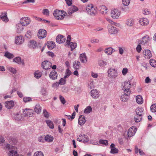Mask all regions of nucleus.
Wrapping results in <instances>:
<instances>
[{
  "label": "nucleus",
  "mask_w": 156,
  "mask_h": 156,
  "mask_svg": "<svg viewBox=\"0 0 156 156\" xmlns=\"http://www.w3.org/2000/svg\"><path fill=\"white\" fill-rule=\"evenodd\" d=\"M86 12L90 16H95L97 13L96 7L92 4L87 5L86 8Z\"/></svg>",
  "instance_id": "1"
},
{
  "label": "nucleus",
  "mask_w": 156,
  "mask_h": 156,
  "mask_svg": "<svg viewBox=\"0 0 156 156\" xmlns=\"http://www.w3.org/2000/svg\"><path fill=\"white\" fill-rule=\"evenodd\" d=\"M66 14V12L58 10H55L53 13V15L55 18L58 20H62Z\"/></svg>",
  "instance_id": "2"
},
{
  "label": "nucleus",
  "mask_w": 156,
  "mask_h": 156,
  "mask_svg": "<svg viewBox=\"0 0 156 156\" xmlns=\"http://www.w3.org/2000/svg\"><path fill=\"white\" fill-rule=\"evenodd\" d=\"M122 89L124 90V94L127 96H129L130 93L129 89L131 87V84L129 81L125 82L122 84Z\"/></svg>",
  "instance_id": "3"
},
{
  "label": "nucleus",
  "mask_w": 156,
  "mask_h": 156,
  "mask_svg": "<svg viewBox=\"0 0 156 156\" xmlns=\"http://www.w3.org/2000/svg\"><path fill=\"white\" fill-rule=\"evenodd\" d=\"M6 147L7 149H9V151L8 153V156H19L16 148H14L13 146L8 144L6 145Z\"/></svg>",
  "instance_id": "4"
},
{
  "label": "nucleus",
  "mask_w": 156,
  "mask_h": 156,
  "mask_svg": "<svg viewBox=\"0 0 156 156\" xmlns=\"http://www.w3.org/2000/svg\"><path fill=\"white\" fill-rule=\"evenodd\" d=\"M108 76L109 77L115 78L118 76L117 70L112 68H110L108 70Z\"/></svg>",
  "instance_id": "5"
},
{
  "label": "nucleus",
  "mask_w": 156,
  "mask_h": 156,
  "mask_svg": "<svg viewBox=\"0 0 156 156\" xmlns=\"http://www.w3.org/2000/svg\"><path fill=\"white\" fill-rule=\"evenodd\" d=\"M111 14L113 18L118 19L120 15V12L117 9H115L112 10Z\"/></svg>",
  "instance_id": "6"
},
{
  "label": "nucleus",
  "mask_w": 156,
  "mask_h": 156,
  "mask_svg": "<svg viewBox=\"0 0 156 156\" xmlns=\"http://www.w3.org/2000/svg\"><path fill=\"white\" fill-rule=\"evenodd\" d=\"M108 31L111 34H116L118 32L117 29L111 24H108Z\"/></svg>",
  "instance_id": "7"
},
{
  "label": "nucleus",
  "mask_w": 156,
  "mask_h": 156,
  "mask_svg": "<svg viewBox=\"0 0 156 156\" xmlns=\"http://www.w3.org/2000/svg\"><path fill=\"white\" fill-rule=\"evenodd\" d=\"M52 64L49 61H45L42 63L41 66L45 69H49L51 68Z\"/></svg>",
  "instance_id": "8"
},
{
  "label": "nucleus",
  "mask_w": 156,
  "mask_h": 156,
  "mask_svg": "<svg viewBox=\"0 0 156 156\" xmlns=\"http://www.w3.org/2000/svg\"><path fill=\"white\" fill-rule=\"evenodd\" d=\"M23 114L25 116L31 117L33 115V111L32 109L26 108L23 111Z\"/></svg>",
  "instance_id": "9"
},
{
  "label": "nucleus",
  "mask_w": 156,
  "mask_h": 156,
  "mask_svg": "<svg viewBox=\"0 0 156 156\" xmlns=\"http://www.w3.org/2000/svg\"><path fill=\"white\" fill-rule=\"evenodd\" d=\"M47 35V31L44 29L39 30L38 33V36L39 39H43L45 38Z\"/></svg>",
  "instance_id": "10"
},
{
  "label": "nucleus",
  "mask_w": 156,
  "mask_h": 156,
  "mask_svg": "<svg viewBox=\"0 0 156 156\" xmlns=\"http://www.w3.org/2000/svg\"><path fill=\"white\" fill-rule=\"evenodd\" d=\"M30 20L27 17H23L20 20V23L23 25L24 26H27L30 22Z\"/></svg>",
  "instance_id": "11"
},
{
  "label": "nucleus",
  "mask_w": 156,
  "mask_h": 156,
  "mask_svg": "<svg viewBox=\"0 0 156 156\" xmlns=\"http://www.w3.org/2000/svg\"><path fill=\"white\" fill-rule=\"evenodd\" d=\"M136 130L135 128H130L128 131L127 136H125V138L127 139V137H130L134 136L136 132Z\"/></svg>",
  "instance_id": "12"
},
{
  "label": "nucleus",
  "mask_w": 156,
  "mask_h": 156,
  "mask_svg": "<svg viewBox=\"0 0 156 156\" xmlns=\"http://www.w3.org/2000/svg\"><path fill=\"white\" fill-rule=\"evenodd\" d=\"M66 40V38L62 35H59L56 38V42L58 44L63 43Z\"/></svg>",
  "instance_id": "13"
},
{
  "label": "nucleus",
  "mask_w": 156,
  "mask_h": 156,
  "mask_svg": "<svg viewBox=\"0 0 156 156\" xmlns=\"http://www.w3.org/2000/svg\"><path fill=\"white\" fill-rule=\"evenodd\" d=\"M57 73L55 70H52L49 74V77L51 79L55 80L58 76Z\"/></svg>",
  "instance_id": "14"
},
{
  "label": "nucleus",
  "mask_w": 156,
  "mask_h": 156,
  "mask_svg": "<svg viewBox=\"0 0 156 156\" xmlns=\"http://www.w3.org/2000/svg\"><path fill=\"white\" fill-rule=\"evenodd\" d=\"M91 96L94 98H97L99 96V93L96 90H92L90 92Z\"/></svg>",
  "instance_id": "15"
},
{
  "label": "nucleus",
  "mask_w": 156,
  "mask_h": 156,
  "mask_svg": "<svg viewBox=\"0 0 156 156\" xmlns=\"http://www.w3.org/2000/svg\"><path fill=\"white\" fill-rule=\"evenodd\" d=\"M143 54L146 58L150 59L152 56L151 52L149 50H146L143 52Z\"/></svg>",
  "instance_id": "16"
},
{
  "label": "nucleus",
  "mask_w": 156,
  "mask_h": 156,
  "mask_svg": "<svg viewBox=\"0 0 156 156\" xmlns=\"http://www.w3.org/2000/svg\"><path fill=\"white\" fill-rule=\"evenodd\" d=\"M24 38L22 36H17L16 37L15 43L17 44H22L24 42Z\"/></svg>",
  "instance_id": "17"
},
{
  "label": "nucleus",
  "mask_w": 156,
  "mask_h": 156,
  "mask_svg": "<svg viewBox=\"0 0 156 156\" xmlns=\"http://www.w3.org/2000/svg\"><path fill=\"white\" fill-rule=\"evenodd\" d=\"M79 136L81 137V139L78 140L80 142H87L89 140V139L87 136L85 134L80 135Z\"/></svg>",
  "instance_id": "18"
},
{
  "label": "nucleus",
  "mask_w": 156,
  "mask_h": 156,
  "mask_svg": "<svg viewBox=\"0 0 156 156\" xmlns=\"http://www.w3.org/2000/svg\"><path fill=\"white\" fill-rule=\"evenodd\" d=\"M5 106L8 109H11L14 106V102L12 101H6L5 103Z\"/></svg>",
  "instance_id": "19"
},
{
  "label": "nucleus",
  "mask_w": 156,
  "mask_h": 156,
  "mask_svg": "<svg viewBox=\"0 0 156 156\" xmlns=\"http://www.w3.org/2000/svg\"><path fill=\"white\" fill-rule=\"evenodd\" d=\"M28 45L30 48L33 49L37 47V42L33 40L29 42Z\"/></svg>",
  "instance_id": "20"
},
{
  "label": "nucleus",
  "mask_w": 156,
  "mask_h": 156,
  "mask_svg": "<svg viewBox=\"0 0 156 156\" xmlns=\"http://www.w3.org/2000/svg\"><path fill=\"white\" fill-rule=\"evenodd\" d=\"M86 122V119L85 116L83 115L80 116L78 119V123L81 126L83 125Z\"/></svg>",
  "instance_id": "21"
},
{
  "label": "nucleus",
  "mask_w": 156,
  "mask_h": 156,
  "mask_svg": "<svg viewBox=\"0 0 156 156\" xmlns=\"http://www.w3.org/2000/svg\"><path fill=\"white\" fill-rule=\"evenodd\" d=\"M23 26L20 23L16 25V31L17 33H20L23 31Z\"/></svg>",
  "instance_id": "22"
},
{
  "label": "nucleus",
  "mask_w": 156,
  "mask_h": 156,
  "mask_svg": "<svg viewBox=\"0 0 156 156\" xmlns=\"http://www.w3.org/2000/svg\"><path fill=\"white\" fill-rule=\"evenodd\" d=\"M115 146L114 144H112L110 146V148L111 149L110 153L111 154H117L119 152V150L115 147Z\"/></svg>",
  "instance_id": "23"
},
{
  "label": "nucleus",
  "mask_w": 156,
  "mask_h": 156,
  "mask_svg": "<svg viewBox=\"0 0 156 156\" xmlns=\"http://www.w3.org/2000/svg\"><path fill=\"white\" fill-rule=\"evenodd\" d=\"M13 62H15L19 64H22L23 65H24V63L23 61L22 60L20 57H18L15 58L13 59Z\"/></svg>",
  "instance_id": "24"
},
{
  "label": "nucleus",
  "mask_w": 156,
  "mask_h": 156,
  "mask_svg": "<svg viewBox=\"0 0 156 156\" xmlns=\"http://www.w3.org/2000/svg\"><path fill=\"white\" fill-rule=\"evenodd\" d=\"M149 39V37L148 35H146L143 37L141 41L140 44L142 45H144L148 42Z\"/></svg>",
  "instance_id": "25"
},
{
  "label": "nucleus",
  "mask_w": 156,
  "mask_h": 156,
  "mask_svg": "<svg viewBox=\"0 0 156 156\" xmlns=\"http://www.w3.org/2000/svg\"><path fill=\"white\" fill-rule=\"evenodd\" d=\"M80 59L81 62L85 63L87 62V57L85 53L81 54L80 56Z\"/></svg>",
  "instance_id": "26"
},
{
  "label": "nucleus",
  "mask_w": 156,
  "mask_h": 156,
  "mask_svg": "<svg viewBox=\"0 0 156 156\" xmlns=\"http://www.w3.org/2000/svg\"><path fill=\"white\" fill-rule=\"evenodd\" d=\"M78 10V9L77 7L74 5L72 6L69 9L68 14L70 15L73 13L77 11Z\"/></svg>",
  "instance_id": "27"
},
{
  "label": "nucleus",
  "mask_w": 156,
  "mask_h": 156,
  "mask_svg": "<svg viewBox=\"0 0 156 156\" xmlns=\"http://www.w3.org/2000/svg\"><path fill=\"white\" fill-rule=\"evenodd\" d=\"M13 118L16 120L17 121L22 120L23 119L22 115L20 113L15 114L13 115Z\"/></svg>",
  "instance_id": "28"
},
{
  "label": "nucleus",
  "mask_w": 156,
  "mask_h": 156,
  "mask_svg": "<svg viewBox=\"0 0 156 156\" xmlns=\"http://www.w3.org/2000/svg\"><path fill=\"white\" fill-rule=\"evenodd\" d=\"M47 45L48 48L50 49H53L55 46V42L52 41H48Z\"/></svg>",
  "instance_id": "29"
},
{
  "label": "nucleus",
  "mask_w": 156,
  "mask_h": 156,
  "mask_svg": "<svg viewBox=\"0 0 156 156\" xmlns=\"http://www.w3.org/2000/svg\"><path fill=\"white\" fill-rule=\"evenodd\" d=\"M139 22L141 25L144 26L147 25L149 22L148 20L146 18L140 19L139 20Z\"/></svg>",
  "instance_id": "30"
},
{
  "label": "nucleus",
  "mask_w": 156,
  "mask_h": 156,
  "mask_svg": "<svg viewBox=\"0 0 156 156\" xmlns=\"http://www.w3.org/2000/svg\"><path fill=\"white\" fill-rule=\"evenodd\" d=\"M1 19L3 21L5 22H7L8 21V18L7 17L6 13V12H4L2 13L1 15H0Z\"/></svg>",
  "instance_id": "31"
},
{
  "label": "nucleus",
  "mask_w": 156,
  "mask_h": 156,
  "mask_svg": "<svg viewBox=\"0 0 156 156\" xmlns=\"http://www.w3.org/2000/svg\"><path fill=\"white\" fill-rule=\"evenodd\" d=\"M45 140L48 142H51L53 140V137L51 135H47L44 137Z\"/></svg>",
  "instance_id": "32"
},
{
  "label": "nucleus",
  "mask_w": 156,
  "mask_h": 156,
  "mask_svg": "<svg viewBox=\"0 0 156 156\" xmlns=\"http://www.w3.org/2000/svg\"><path fill=\"white\" fill-rule=\"evenodd\" d=\"M115 51V50L114 49L111 47L106 48L105 50V52L108 55L111 54Z\"/></svg>",
  "instance_id": "33"
},
{
  "label": "nucleus",
  "mask_w": 156,
  "mask_h": 156,
  "mask_svg": "<svg viewBox=\"0 0 156 156\" xmlns=\"http://www.w3.org/2000/svg\"><path fill=\"white\" fill-rule=\"evenodd\" d=\"M134 24V20L133 19L129 18L126 21V24L129 27L132 26Z\"/></svg>",
  "instance_id": "34"
},
{
  "label": "nucleus",
  "mask_w": 156,
  "mask_h": 156,
  "mask_svg": "<svg viewBox=\"0 0 156 156\" xmlns=\"http://www.w3.org/2000/svg\"><path fill=\"white\" fill-rule=\"evenodd\" d=\"M34 109L35 112L37 114H39L41 112V108L39 104L36 105L35 106Z\"/></svg>",
  "instance_id": "35"
},
{
  "label": "nucleus",
  "mask_w": 156,
  "mask_h": 156,
  "mask_svg": "<svg viewBox=\"0 0 156 156\" xmlns=\"http://www.w3.org/2000/svg\"><path fill=\"white\" fill-rule=\"evenodd\" d=\"M144 109L142 108H137L136 110V115H142V113Z\"/></svg>",
  "instance_id": "36"
},
{
  "label": "nucleus",
  "mask_w": 156,
  "mask_h": 156,
  "mask_svg": "<svg viewBox=\"0 0 156 156\" xmlns=\"http://www.w3.org/2000/svg\"><path fill=\"white\" fill-rule=\"evenodd\" d=\"M80 65V62L77 61H75L73 64V66L74 68L76 69H79Z\"/></svg>",
  "instance_id": "37"
},
{
  "label": "nucleus",
  "mask_w": 156,
  "mask_h": 156,
  "mask_svg": "<svg viewBox=\"0 0 156 156\" xmlns=\"http://www.w3.org/2000/svg\"><path fill=\"white\" fill-rule=\"evenodd\" d=\"M45 121L48 126L50 128L53 129L54 128L53 123L52 121L49 120H46Z\"/></svg>",
  "instance_id": "38"
},
{
  "label": "nucleus",
  "mask_w": 156,
  "mask_h": 156,
  "mask_svg": "<svg viewBox=\"0 0 156 156\" xmlns=\"http://www.w3.org/2000/svg\"><path fill=\"white\" fill-rule=\"evenodd\" d=\"M142 115H135L134 116V119L136 122H138L142 120Z\"/></svg>",
  "instance_id": "39"
},
{
  "label": "nucleus",
  "mask_w": 156,
  "mask_h": 156,
  "mask_svg": "<svg viewBox=\"0 0 156 156\" xmlns=\"http://www.w3.org/2000/svg\"><path fill=\"white\" fill-rule=\"evenodd\" d=\"M136 101L139 104H141L143 102V98L140 95H138L136 97Z\"/></svg>",
  "instance_id": "40"
},
{
  "label": "nucleus",
  "mask_w": 156,
  "mask_h": 156,
  "mask_svg": "<svg viewBox=\"0 0 156 156\" xmlns=\"http://www.w3.org/2000/svg\"><path fill=\"white\" fill-rule=\"evenodd\" d=\"M4 56L9 59H11L14 57L13 55L8 51L5 52Z\"/></svg>",
  "instance_id": "41"
},
{
  "label": "nucleus",
  "mask_w": 156,
  "mask_h": 156,
  "mask_svg": "<svg viewBox=\"0 0 156 156\" xmlns=\"http://www.w3.org/2000/svg\"><path fill=\"white\" fill-rule=\"evenodd\" d=\"M69 45H70V47L71 48V51H73L77 46V44L76 43L71 42L70 43V44Z\"/></svg>",
  "instance_id": "42"
},
{
  "label": "nucleus",
  "mask_w": 156,
  "mask_h": 156,
  "mask_svg": "<svg viewBox=\"0 0 156 156\" xmlns=\"http://www.w3.org/2000/svg\"><path fill=\"white\" fill-rule=\"evenodd\" d=\"M72 72L69 69H67L66 72V75L64 76V78H68L70 75L72 74Z\"/></svg>",
  "instance_id": "43"
},
{
  "label": "nucleus",
  "mask_w": 156,
  "mask_h": 156,
  "mask_svg": "<svg viewBox=\"0 0 156 156\" xmlns=\"http://www.w3.org/2000/svg\"><path fill=\"white\" fill-rule=\"evenodd\" d=\"M92 108L90 106L87 107L84 109V112L85 113H89L91 112Z\"/></svg>",
  "instance_id": "44"
},
{
  "label": "nucleus",
  "mask_w": 156,
  "mask_h": 156,
  "mask_svg": "<svg viewBox=\"0 0 156 156\" xmlns=\"http://www.w3.org/2000/svg\"><path fill=\"white\" fill-rule=\"evenodd\" d=\"M7 69L10 72L13 74H16V69L11 67H8L7 68Z\"/></svg>",
  "instance_id": "45"
},
{
  "label": "nucleus",
  "mask_w": 156,
  "mask_h": 156,
  "mask_svg": "<svg viewBox=\"0 0 156 156\" xmlns=\"http://www.w3.org/2000/svg\"><path fill=\"white\" fill-rule=\"evenodd\" d=\"M34 75L36 78L38 79L41 77L42 73L38 71H36L34 73Z\"/></svg>",
  "instance_id": "46"
},
{
  "label": "nucleus",
  "mask_w": 156,
  "mask_h": 156,
  "mask_svg": "<svg viewBox=\"0 0 156 156\" xmlns=\"http://www.w3.org/2000/svg\"><path fill=\"white\" fill-rule=\"evenodd\" d=\"M150 63L151 66L153 67H156V61L153 59H151L150 60Z\"/></svg>",
  "instance_id": "47"
},
{
  "label": "nucleus",
  "mask_w": 156,
  "mask_h": 156,
  "mask_svg": "<svg viewBox=\"0 0 156 156\" xmlns=\"http://www.w3.org/2000/svg\"><path fill=\"white\" fill-rule=\"evenodd\" d=\"M128 96H127L126 95H125L124 94L121 96L120 98L121 100L122 101L125 102L128 99V98L126 97Z\"/></svg>",
  "instance_id": "48"
},
{
  "label": "nucleus",
  "mask_w": 156,
  "mask_h": 156,
  "mask_svg": "<svg viewBox=\"0 0 156 156\" xmlns=\"http://www.w3.org/2000/svg\"><path fill=\"white\" fill-rule=\"evenodd\" d=\"M151 111L152 112H156V104H154L151 106Z\"/></svg>",
  "instance_id": "49"
},
{
  "label": "nucleus",
  "mask_w": 156,
  "mask_h": 156,
  "mask_svg": "<svg viewBox=\"0 0 156 156\" xmlns=\"http://www.w3.org/2000/svg\"><path fill=\"white\" fill-rule=\"evenodd\" d=\"M41 92V94L43 96H46L48 95V92L46 89L44 88H42Z\"/></svg>",
  "instance_id": "50"
},
{
  "label": "nucleus",
  "mask_w": 156,
  "mask_h": 156,
  "mask_svg": "<svg viewBox=\"0 0 156 156\" xmlns=\"http://www.w3.org/2000/svg\"><path fill=\"white\" fill-rule=\"evenodd\" d=\"M98 64L100 66L103 67L107 65V62L105 61L100 60L98 62Z\"/></svg>",
  "instance_id": "51"
},
{
  "label": "nucleus",
  "mask_w": 156,
  "mask_h": 156,
  "mask_svg": "<svg viewBox=\"0 0 156 156\" xmlns=\"http://www.w3.org/2000/svg\"><path fill=\"white\" fill-rule=\"evenodd\" d=\"M66 78H62L60 79L59 80L58 83L60 85H63L66 83V80H65Z\"/></svg>",
  "instance_id": "52"
},
{
  "label": "nucleus",
  "mask_w": 156,
  "mask_h": 156,
  "mask_svg": "<svg viewBox=\"0 0 156 156\" xmlns=\"http://www.w3.org/2000/svg\"><path fill=\"white\" fill-rule=\"evenodd\" d=\"M43 114L44 117L47 119L49 118V114L46 109H44L43 111Z\"/></svg>",
  "instance_id": "53"
},
{
  "label": "nucleus",
  "mask_w": 156,
  "mask_h": 156,
  "mask_svg": "<svg viewBox=\"0 0 156 156\" xmlns=\"http://www.w3.org/2000/svg\"><path fill=\"white\" fill-rule=\"evenodd\" d=\"M101 10L102 11L103 13H106L108 12V9L104 5H102L101 7Z\"/></svg>",
  "instance_id": "54"
},
{
  "label": "nucleus",
  "mask_w": 156,
  "mask_h": 156,
  "mask_svg": "<svg viewBox=\"0 0 156 156\" xmlns=\"http://www.w3.org/2000/svg\"><path fill=\"white\" fill-rule=\"evenodd\" d=\"M34 156H44V154L41 151H37L34 153Z\"/></svg>",
  "instance_id": "55"
},
{
  "label": "nucleus",
  "mask_w": 156,
  "mask_h": 156,
  "mask_svg": "<svg viewBox=\"0 0 156 156\" xmlns=\"http://www.w3.org/2000/svg\"><path fill=\"white\" fill-rule=\"evenodd\" d=\"M99 142L100 144H104L106 146L108 144V141L106 140L101 139L99 140Z\"/></svg>",
  "instance_id": "56"
},
{
  "label": "nucleus",
  "mask_w": 156,
  "mask_h": 156,
  "mask_svg": "<svg viewBox=\"0 0 156 156\" xmlns=\"http://www.w3.org/2000/svg\"><path fill=\"white\" fill-rule=\"evenodd\" d=\"M130 0H122V3L125 6H128L130 2Z\"/></svg>",
  "instance_id": "57"
},
{
  "label": "nucleus",
  "mask_w": 156,
  "mask_h": 156,
  "mask_svg": "<svg viewBox=\"0 0 156 156\" xmlns=\"http://www.w3.org/2000/svg\"><path fill=\"white\" fill-rule=\"evenodd\" d=\"M31 32L30 30H28L25 34V36L28 38L30 39L31 37Z\"/></svg>",
  "instance_id": "58"
},
{
  "label": "nucleus",
  "mask_w": 156,
  "mask_h": 156,
  "mask_svg": "<svg viewBox=\"0 0 156 156\" xmlns=\"http://www.w3.org/2000/svg\"><path fill=\"white\" fill-rule=\"evenodd\" d=\"M42 12L44 15L48 16L49 14V11L48 9H45L43 10Z\"/></svg>",
  "instance_id": "59"
},
{
  "label": "nucleus",
  "mask_w": 156,
  "mask_h": 156,
  "mask_svg": "<svg viewBox=\"0 0 156 156\" xmlns=\"http://www.w3.org/2000/svg\"><path fill=\"white\" fill-rule=\"evenodd\" d=\"M71 38V36L69 35H68L67 38V40L66 41V45L69 44L70 43V40Z\"/></svg>",
  "instance_id": "60"
},
{
  "label": "nucleus",
  "mask_w": 156,
  "mask_h": 156,
  "mask_svg": "<svg viewBox=\"0 0 156 156\" xmlns=\"http://www.w3.org/2000/svg\"><path fill=\"white\" fill-rule=\"evenodd\" d=\"M23 100L25 102H27L31 100V99L30 97H25L23 98Z\"/></svg>",
  "instance_id": "61"
},
{
  "label": "nucleus",
  "mask_w": 156,
  "mask_h": 156,
  "mask_svg": "<svg viewBox=\"0 0 156 156\" xmlns=\"http://www.w3.org/2000/svg\"><path fill=\"white\" fill-rule=\"evenodd\" d=\"M90 41L92 43H97L99 42V40L98 39L93 38Z\"/></svg>",
  "instance_id": "62"
},
{
  "label": "nucleus",
  "mask_w": 156,
  "mask_h": 156,
  "mask_svg": "<svg viewBox=\"0 0 156 156\" xmlns=\"http://www.w3.org/2000/svg\"><path fill=\"white\" fill-rule=\"evenodd\" d=\"M94 87V84L93 81H90L88 84V88L90 89L93 88Z\"/></svg>",
  "instance_id": "63"
},
{
  "label": "nucleus",
  "mask_w": 156,
  "mask_h": 156,
  "mask_svg": "<svg viewBox=\"0 0 156 156\" xmlns=\"http://www.w3.org/2000/svg\"><path fill=\"white\" fill-rule=\"evenodd\" d=\"M128 69L126 68H124L122 71V73L123 75H125L128 73Z\"/></svg>",
  "instance_id": "64"
}]
</instances>
